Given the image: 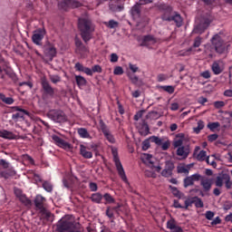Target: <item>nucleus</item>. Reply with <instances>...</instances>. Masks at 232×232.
<instances>
[{"label":"nucleus","instance_id":"nucleus-27","mask_svg":"<svg viewBox=\"0 0 232 232\" xmlns=\"http://www.w3.org/2000/svg\"><path fill=\"white\" fill-rule=\"evenodd\" d=\"M59 148H63V150H65V151H72L73 149L72 144L63 139H59Z\"/></svg>","mask_w":232,"mask_h":232},{"label":"nucleus","instance_id":"nucleus-31","mask_svg":"<svg viewBox=\"0 0 232 232\" xmlns=\"http://www.w3.org/2000/svg\"><path fill=\"white\" fill-rule=\"evenodd\" d=\"M75 81H76V84L79 88L82 87V86H86V78H84L82 75H74Z\"/></svg>","mask_w":232,"mask_h":232},{"label":"nucleus","instance_id":"nucleus-60","mask_svg":"<svg viewBox=\"0 0 232 232\" xmlns=\"http://www.w3.org/2000/svg\"><path fill=\"white\" fill-rule=\"evenodd\" d=\"M205 217H206L207 220H213V217H215V212H213L211 210H208L205 213Z\"/></svg>","mask_w":232,"mask_h":232},{"label":"nucleus","instance_id":"nucleus-12","mask_svg":"<svg viewBox=\"0 0 232 232\" xmlns=\"http://www.w3.org/2000/svg\"><path fill=\"white\" fill-rule=\"evenodd\" d=\"M39 217L44 224H46V222H53V216L52 212L46 208L39 210Z\"/></svg>","mask_w":232,"mask_h":232},{"label":"nucleus","instance_id":"nucleus-38","mask_svg":"<svg viewBox=\"0 0 232 232\" xmlns=\"http://www.w3.org/2000/svg\"><path fill=\"white\" fill-rule=\"evenodd\" d=\"M103 198L105 200V204H115V198L110 193H105L103 195Z\"/></svg>","mask_w":232,"mask_h":232},{"label":"nucleus","instance_id":"nucleus-14","mask_svg":"<svg viewBox=\"0 0 232 232\" xmlns=\"http://www.w3.org/2000/svg\"><path fill=\"white\" fill-rule=\"evenodd\" d=\"M200 179H202V176H200V174H193L185 178L183 180L184 188H189V186H193V184H195V181H198L200 180Z\"/></svg>","mask_w":232,"mask_h":232},{"label":"nucleus","instance_id":"nucleus-39","mask_svg":"<svg viewBox=\"0 0 232 232\" xmlns=\"http://www.w3.org/2000/svg\"><path fill=\"white\" fill-rule=\"evenodd\" d=\"M11 111H20L21 113H24V115H27V117H30V111L19 107V106H13L11 107Z\"/></svg>","mask_w":232,"mask_h":232},{"label":"nucleus","instance_id":"nucleus-53","mask_svg":"<svg viewBox=\"0 0 232 232\" xmlns=\"http://www.w3.org/2000/svg\"><path fill=\"white\" fill-rule=\"evenodd\" d=\"M140 133L146 137L150 133V126L148 124L143 125Z\"/></svg>","mask_w":232,"mask_h":232},{"label":"nucleus","instance_id":"nucleus-2","mask_svg":"<svg viewBox=\"0 0 232 232\" xmlns=\"http://www.w3.org/2000/svg\"><path fill=\"white\" fill-rule=\"evenodd\" d=\"M158 8L160 12H162V21H168V23H171V21H174L178 28H180V26H182V16H180V14L178 13H173V7H171V5L160 4Z\"/></svg>","mask_w":232,"mask_h":232},{"label":"nucleus","instance_id":"nucleus-32","mask_svg":"<svg viewBox=\"0 0 232 232\" xmlns=\"http://www.w3.org/2000/svg\"><path fill=\"white\" fill-rule=\"evenodd\" d=\"M0 101L4 102L5 104L12 105L14 102H15V100L12 97H6V95L0 93Z\"/></svg>","mask_w":232,"mask_h":232},{"label":"nucleus","instance_id":"nucleus-19","mask_svg":"<svg viewBox=\"0 0 232 232\" xmlns=\"http://www.w3.org/2000/svg\"><path fill=\"white\" fill-rule=\"evenodd\" d=\"M157 38L151 34L143 36L140 46H150L151 44H156Z\"/></svg>","mask_w":232,"mask_h":232},{"label":"nucleus","instance_id":"nucleus-58","mask_svg":"<svg viewBox=\"0 0 232 232\" xmlns=\"http://www.w3.org/2000/svg\"><path fill=\"white\" fill-rule=\"evenodd\" d=\"M114 75H122L124 73V69L121 66H116L113 71Z\"/></svg>","mask_w":232,"mask_h":232},{"label":"nucleus","instance_id":"nucleus-57","mask_svg":"<svg viewBox=\"0 0 232 232\" xmlns=\"http://www.w3.org/2000/svg\"><path fill=\"white\" fill-rule=\"evenodd\" d=\"M226 106V102L222 101H218L214 102V108L217 110H220V108H224Z\"/></svg>","mask_w":232,"mask_h":232},{"label":"nucleus","instance_id":"nucleus-64","mask_svg":"<svg viewBox=\"0 0 232 232\" xmlns=\"http://www.w3.org/2000/svg\"><path fill=\"white\" fill-rule=\"evenodd\" d=\"M14 195L15 197H17V198H22L24 194H23V190H21L20 188H14Z\"/></svg>","mask_w":232,"mask_h":232},{"label":"nucleus","instance_id":"nucleus-34","mask_svg":"<svg viewBox=\"0 0 232 232\" xmlns=\"http://www.w3.org/2000/svg\"><path fill=\"white\" fill-rule=\"evenodd\" d=\"M48 115L52 121H54V122H59V111L52 110L48 112Z\"/></svg>","mask_w":232,"mask_h":232},{"label":"nucleus","instance_id":"nucleus-48","mask_svg":"<svg viewBox=\"0 0 232 232\" xmlns=\"http://www.w3.org/2000/svg\"><path fill=\"white\" fill-rule=\"evenodd\" d=\"M165 169H169V171H173L175 169V163L171 160H167L165 162Z\"/></svg>","mask_w":232,"mask_h":232},{"label":"nucleus","instance_id":"nucleus-10","mask_svg":"<svg viewBox=\"0 0 232 232\" xmlns=\"http://www.w3.org/2000/svg\"><path fill=\"white\" fill-rule=\"evenodd\" d=\"M150 142H154V144H157V146H160L162 144V140L157 136H150L142 142L143 151H148V150H150L151 146Z\"/></svg>","mask_w":232,"mask_h":232},{"label":"nucleus","instance_id":"nucleus-11","mask_svg":"<svg viewBox=\"0 0 232 232\" xmlns=\"http://www.w3.org/2000/svg\"><path fill=\"white\" fill-rule=\"evenodd\" d=\"M59 229L60 231L75 232V223L72 220L61 219Z\"/></svg>","mask_w":232,"mask_h":232},{"label":"nucleus","instance_id":"nucleus-40","mask_svg":"<svg viewBox=\"0 0 232 232\" xmlns=\"http://www.w3.org/2000/svg\"><path fill=\"white\" fill-rule=\"evenodd\" d=\"M204 121L202 120H199L198 121V126L194 128V131L197 133V135H198V133H200V131L204 130Z\"/></svg>","mask_w":232,"mask_h":232},{"label":"nucleus","instance_id":"nucleus-59","mask_svg":"<svg viewBox=\"0 0 232 232\" xmlns=\"http://www.w3.org/2000/svg\"><path fill=\"white\" fill-rule=\"evenodd\" d=\"M92 73H102V67L99 64L92 66Z\"/></svg>","mask_w":232,"mask_h":232},{"label":"nucleus","instance_id":"nucleus-22","mask_svg":"<svg viewBox=\"0 0 232 232\" xmlns=\"http://www.w3.org/2000/svg\"><path fill=\"white\" fill-rule=\"evenodd\" d=\"M202 44V37L198 36L194 40V44L192 47H189L186 51V55H189L191 53L195 52V48H198Z\"/></svg>","mask_w":232,"mask_h":232},{"label":"nucleus","instance_id":"nucleus-24","mask_svg":"<svg viewBox=\"0 0 232 232\" xmlns=\"http://www.w3.org/2000/svg\"><path fill=\"white\" fill-rule=\"evenodd\" d=\"M211 70H212L214 75H220V73H222V72H224V67L220 66L219 61H215L212 63Z\"/></svg>","mask_w":232,"mask_h":232},{"label":"nucleus","instance_id":"nucleus-23","mask_svg":"<svg viewBox=\"0 0 232 232\" xmlns=\"http://www.w3.org/2000/svg\"><path fill=\"white\" fill-rule=\"evenodd\" d=\"M0 137L1 139H6L8 140H14L17 139V136L14 134V132L6 130H0Z\"/></svg>","mask_w":232,"mask_h":232},{"label":"nucleus","instance_id":"nucleus-43","mask_svg":"<svg viewBox=\"0 0 232 232\" xmlns=\"http://www.w3.org/2000/svg\"><path fill=\"white\" fill-rule=\"evenodd\" d=\"M224 174L216 178L215 185L217 188H222L224 186Z\"/></svg>","mask_w":232,"mask_h":232},{"label":"nucleus","instance_id":"nucleus-50","mask_svg":"<svg viewBox=\"0 0 232 232\" xmlns=\"http://www.w3.org/2000/svg\"><path fill=\"white\" fill-rule=\"evenodd\" d=\"M172 176H173V171H171L168 169H164L161 171V177H165V179H168V178L172 177Z\"/></svg>","mask_w":232,"mask_h":232},{"label":"nucleus","instance_id":"nucleus-42","mask_svg":"<svg viewBox=\"0 0 232 232\" xmlns=\"http://www.w3.org/2000/svg\"><path fill=\"white\" fill-rule=\"evenodd\" d=\"M19 200L24 206H32V200H30V198H28L24 194L21 198H19Z\"/></svg>","mask_w":232,"mask_h":232},{"label":"nucleus","instance_id":"nucleus-9","mask_svg":"<svg viewBox=\"0 0 232 232\" xmlns=\"http://www.w3.org/2000/svg\"><path fill=\"white\" fill-rule=\"evenodd\" d=\"M41 85L44 90V95H48L49 97H53V95H55V89L50 85V82L46 78H42Z\"/></svg>","mask_w":232,"mask_h":232},{"label":"nucleus","instance_id":"nucleus-21","mask_svg":"<svg viewBox=\"0 0 232 232\" xmlns=\"http://www.w3.org/2000/svg\"><path fill=\"white\" fill-rule=\"evenodd\" d=\"M177 155L178 157H182V159H188V157L189 156V147L188 146L178 147Z\"/></svg>","mask_w":232,"mask_h":232},{"label":"nucleus","instance_id":"nucleus-35","mask_svg":"<svg viewBox=\"0 0 232 232\" xmlns=\"http://www.w3.org/2000/svg\"><path fill=\"white\" fill-rule=\"evenodd\" d=\"M160 90H163V92H167V93H175V87L172 85H160Z\"/></svg>","mask_w":232,"mask_h":232},{"label":"nucleus","instance_id":"nucleus-36","mask_svg":"<svg viewBox=\"0 0 232 232\" xmlns=\"http://www.w3.org/2000/svg\"><path fill=\"white\" fill-rule=\"evenodd\" d=\"M169 188L171 190L172 195L176 197L177 198H182V192L177 188V187L169 186Z\"/></svg>","mask_w":232,"mask_h":232},{"label":"nucleus","instance_id":"nucleus-4","mask_svg":"<svg viewBox=\"0 0 232 232\" xmlns=\"http://www.w3.org/2000/svg\"><path fill=\"white\" fill-rule=\"evenodd\" d=\"M213 23V15H211V13H204L201 14L200 19H199V24H198L194 32L196 34H204L208 28H209V24Z\"/></svg>","mask_w":232,"mask_h":232},{"label":"nucleus","instance_id":"nucleus-5","mask_svg":"<svg viewBox=\"0 0 232 232\" xmlns=\"http://www.w3.org/2000/svg\"><path fill=\"white\" fill-rule=\"evenodd\" d=\"M111 153H112V160L115 164L120 179H121L123 182L128 184V177L126 176V171H124V167H122V163L121 162V158H119V151L117 150V149L112 148Z\"/></svg>","mask_w":232,"mask_h":232},{"label":"nucleus","instance_id":"nucleus-17","mask_svg":"<svg viewBox=\"0 0 232 232\" xmlns=\"http://www.w3.org/2000/svg\"><path fill=\"white\" fill-rule=\"evenodd\" d=\"M199 180H200V186H202L203 190L205 192L211 191V187L213 186V179L201 177Z\"/></svg>","mask_w":232,"mask_h":232},{"label":"nucleus","instance_id":"nucleus-26","mask_svg":"<svg viewBox=\"0 0 232 232\" xmlns=\"http://www.w3.org/2000/svg\"><path fill=\"white\" fill-rule=\"evenodd\" d=\"M80 155H82L83 159H92L93 157V153H92V151H88L84 145H80Z\"/></svg>","mask_w":232,"mask_h":232},{"label":"nucleus","instance_id":"nucleus-49","mask_svg":"<svg viewBox=\"0 0 232 232\" xmlns=\"http://www.w3.org/2000/svg\"><path fill=\"white\" fill-rule=\"evenodd\" d=\"M148 117L149 119H153L154 121H156L157 119H160V114L155 111H152L149 112Z\"/></svg>","mask_w":232,"mask_h":232},{"label":"nucleus","instance_id":"nucleus-54","mask_svg":"<svg viewBox=\"0 0 232 232\" xmlns=\"http://www.w3.org/2000/svg\"><path fill=\"white\" fill-rule=\"evenodd\" d=\"M47 53L51 57H55V55L57 53V50L55 49V47L50 46V47L47 48Z\"/></svg>","mask_w":232,"mask_h":232},{"label":"nucleus","instance_id":"nucleus-7","mask_svg":"<svg viewBox=\"0 0 232 232\" xmlns=\"http://www.w3.org/2000/svg\"><path fill=\"white\" fill-rule=\"evenodd\" d=\"M121 208H122V204H121V203H116V206H114V207H107L106 211H105L106 217H108V218L114 220L115 213L118 216L121 215V211H122L121 209Z\"/></svg>","mask_w":232,"mask_h":232},{"label":"nucleus","instance_id":"nucleus-37","mask_svg":"<svg viewBox=\"0 0 232 232\" xmlns=\"http://www.w3.org/2000/svg\"><path fill=\"white\" fill-rule=\"evenodd\" d=\"M224 180H225V188H227V189H231L232 181L229 174H224Z\"/></svg>","mask_w":232,"mask_h":232},{"label":"nucleus","instance_id":"nucleus-33","mask_svg":"<svg viewBox=\"0 0 232 232\" xmlns=\"http://www.w3.org/2000/svg\"><path fill=\"white\" fill-rule=\"evenodd\" d=\"M13 175H15V171L12 169L0 171V177H2V179H10Z\"/></svg>","mask_w":232,"mask_h":232},{"label":"nucleus","instance_id":"nucleus-45","mask_svg":"<svg viewBox=\"0 0 232 232\" xmlns=\"http://www.w3.org/2000/svg\"><path fill=\"white\" fill-rule=\"evenodd\" d=\"M43 188L48 193H52V191L53 189V186L52 185V183H50V181H44Z\"/></svg>","mask_w":232,"mask_h":232},{"label":"nucleus","instance_id":"nucleus-52","mask_svg":"<svg viewBox=\"0 0 232 232\" xmlns=\"http://www.w3.org/2000/svg\"><path fill=\"white\" fill-rule=\"evenodd\" d=\"M105 24L108 26V28H117V26H119V22L115 20H110L108 23H105Z\"/></svg>","mask_w":232,"mask_h":232},{"label":"nucleus","instance_id":"nucleus-6","mask_svg":"<svg viewBox=\"0 0 232 232\" xmlns=\"http://www.w3.org/2000/svg\"><path fill=\"white\" fill-rule=\"evenodd\" d=\"M100 128L106 140H108L110 144H115V137L113 136V134H111V132L110 131V129L108 128V125H106V123H104L102 120L100 121Z\"/></svg>","mask_w":232,"mask_h":232},{"label":"nucleus","instance_id":"nucleus-29","mask_svg":"<svg viewBox=\"0 0 232 232\" xmlns=\"http://www.w3.org/2000/svg\"><path fill=\"white\" fill-rule=\"evenodd\" d=\"M78 135L81 137V139H91L90 132H88V130L86 128H79L77 130Z\"/></svg>","mask_w":232,"mask_h":232},{"label":"nucleus","instance_id":"nucleus-30","mask_svg":"<svg viewBox=\"0 0 232 232\" xmlns=\"http://www.w3.org/2000/svg\"><path fill=\"white\" fill-rule=\"evenodd\" d=\"M63 184L64 188H67V189H70L73 184V178L72 176H66L63 179Z\"/></svg>","mask_w":232,"mask_h":232},{"label":"nucleus","instance_id":"nucleus-62","mask_svg":"<svg viewBox=\"0 0 232 232\" xmlns=\"http://www.w3.org/2000/svg\"><path fill=\"white\" fill-rule=\"evenodd\" d=\"M218 139V134H210L208 136V142H215Z\"/></svg>","mask_w":232,"mask_h":232},{"label":"nucleus","instance_id":"nucleus-55","mask_svg":"<svg viewBox=\"0 0 232 232\" xmlns=\"http://www.w3.org/2000/svg\"><path fill=\"white\" fill-rule=\"evenodd\" d=\"M177 226V221L175 219L171 218L167 222V229H173Z\"/></svg>","mask_w":232,"mask_h":232},{"label":"nucleus","instance_id":"nucleus-15","mask_svg":"<svg viewBox=\"0 0 232 232\" xmlns=\"http://www.w3.org/2000/svg\"><path fill=\"white\" fill-rule=\"evenodd\" d=\"M43 39H44V31L43 29L36 30L32 36L33 43L37 46H41Z\"/></svg>","mask_w":232,"mask_h":232},{"label":"nucleus","instance_id":"nucleus-63","mask_svg":"<svg viewBox=\"0 0 232 232\" xmlns=\"http://www.w3.org/2000/svg\"><path fill=\"white\" fill-rule=\"evenodd\" d=\"M74 68L76 72H83L84 65H82L81 63H76Z\"/></svg>","mask_w":232,"mask_h":232},{"label":"nucleus","instance_id":"nucleus-20","mask_svg":"<svg viewBox=\"0 0 232 232\" xmlns=\"http://www.w3.org/2000/svg\"><path fill=\"white\" fill-rule=\"evenodd\" d=\"M141 14V5L139 3H136L130 9V15L133 19H140Z\"/></svg>","mask_w":232,"mask_h":232},{"label":"nucleus","instance_id":"nucleus-51","mask_svg":"<svg viewBox=\"0 0 232 232\" xmlns=\"http://www.w3.org/2000/svg\"><path fill=\"white\" fill-rule=\"evenodd\" d=\"M169 79V77L168 76V74L164 73L158 74L157 76L158 82H164V81H168Z\"/></svg>","mask_w":232,"mask_h":232},{"label":"nucleus","instance_id":"nucleus-16","mask_svg":"<svg viewBox=\"0 0 232 232\" xmlns=\"http://www.w3.org/2000/svg\"><path fill=\"white\" fill-rule=\"evenodd\" d=\"M193 157L199 162H204L208 159V152L206 150H200V148L197 146L194 150Z\"/></svg>","mask_w":232,"mask_h":232},{"label":"nucleus","instance_id":"nucleus-13","mask_svg":"<svg viewBox=\"0 0 232 232\" xmlns=\"http://www.w3.org/2000/svg\"><path fill=\"white\" fill-rule=\"evenodd\" d=\"M80 3L73 0H63L60 3V8L64 10V12H68L69 8H77L80 6Z\"/></svg>","mask_w":232,"mask_h":232},{"label":"nucleus","instance_id":"nucleus-61","mask_svg":"<svg viewBox=\"0 0 232 232\" xmlns=\"http://www.w3.org/2000/svg\"><path fill=\"white\" fill-rule=\"evenodd\" d=\"M89 188L91 189V191H97V189H99V186H97V183L95 182H90Z\"/></svg>","mask_w":232,"mask_h":232},{"label":"nucleus","instance_id":"nucleus-25","mask_svg":"<svg viewBox=\"0 0 232 232\" xmlns=\"http://www.w3.org/2000/svg\"><path fill=\"white\" fill-rule=\"evenodd\" d=\"M184 144V133H179L176 135V139L173 141L174 148H180Z\"/></svg>","mask_w":232,"mask_h":232},{"label":"nucleus","instance_id":"nucleus-28","mask_svg":"<svg viewBox=\"0 0 232 232\" xmlns=\"http://www.w3.org/2000/svg\"><path fill=\"white\" fill-rule=\"evenodd\" d=\"M90 198L92 202H94V204H102L103 196L102 194L97 192V193L92 194Z\"/></svg>","mask_w":232,"mask_h":232},{"label":"nucleus","instance_id":"nucleus-41","mask_svg":"<svg viewBox=\"0 0 232 232\" xmlns=\"http://www.w3.org/2000/svg\"><path fill=\"white\" fill-rule=\"evenodd\" d=\"M207 127L210 131H215V130H218V128L220 127V122L218 121H214V122H209Z\"/></svg>","mask_w":232,"mask_h":232},{"label":"nucleus","instance_id":"nucleus-46","mask_svg":"<svg viewBox=\"0 0 232 232\" xmlns=\"http://www.w3.org/2000/svg\"><path fill=\"white\" fill-rule=\"evenodd\" d=\"M12 119L14 122H18L19 119H24V113L23 112H16L12 115Z\"/></svg>","mask_w":232,"mask_h":232},{"label":"nucleus","instance_id":"nucleus-44","mask_svg":"<svg viewBox=\"0 0 232 232\" xmlns=\"http://www.w3.org/2000/svg\"><path fill=\"white\" fill-rule=\"evenodd\" d=\"M193 204H195V197L185 200V206L183 207V209H188V208L192 207Z\"/></svg>","mask_w":232,"mask_h":232},{"label":"nucleus","instance_id":"nucleus-3","mask_svg":"<svg viewBox=\"0 0 232 232\" xmlns=\"http://www.w3.org/2000/svg\"><path fill=\"white\" fill-rule=\"evenodd\" d=\"M211 48L218 53V55H224V53H227L229 50V44L224 41V38L220 35V34H214L210 39Z\"/></svg>","mask_w":232,"mask_h":232},{"label":"nucleus","instance_id":"nucleus-18","mask_svg":"<svg viewBox=\"0 0 232 232\" xmlns=\"http://www.w3.org/2000/svg\"><path fill=\"white\" fill-rule=\"evenodd\" d=\"M44 202H46V198L37 195L34 198V206L37 211H41L42 209H45Z\"/></svg>","mask_w":232,"mask_h":232},{"label":"nucleus","instance_id":"nucleus-47","mask_svg":"<svg viewBox=\"0 0 232 232\" xmlns=\"http://www.w3.org/2000/svg\"><path fill=\"white\" fill-rule=\"evenodd\" d=\"M194 205L196 208H204V202L202 201V199L198 197H194Z\"/></svg>","mask_w":232,"mask_h":232},{"label":"nucleus","instance_id":"nucleus-8","mask_svg":"<svg viewBox=\"0 0 232 232\" xmlns=\"http://www.w3.org/2000/svg\"><path fill=\"white\" fill-rule=\"evenodd\" d=\"M74 43L76 46V53L84 59V57H86V53L89 52L88 47H86V45L82 44V41H81L78 37L74 39Z\"/></svg>","mask_w":232,"mask_h":232},{"label":"nucleus","instance_id":"nucleus-1","mask_svg":"<svg viewBox=\"0 0 232 232\" xmlns=\"http://www.w3.org/2000/svg\"><path fill=\"white\" fill-rule=\"evenodd\" d=\"M78 30H80V35L85 44L92 41L93 37V32H95V26L92 23V20L88 18H79Z\"/></svg>","mask_w":232,"mask_h":232},{"label":"nucleus","instance_id":"nucleus-56","mask_svg":"<svg viewBox=\"0 0 232 232\" xmlns=\"http://www.w3.org/2000/svg\"><path fill=\"white\" fill-rule=\"evenodd\" d=\"M0 166L3 169H8L10 168V163L6 160H0Z\"/></svg>","mask_w":232,"mask_h":232}]
</instances>
